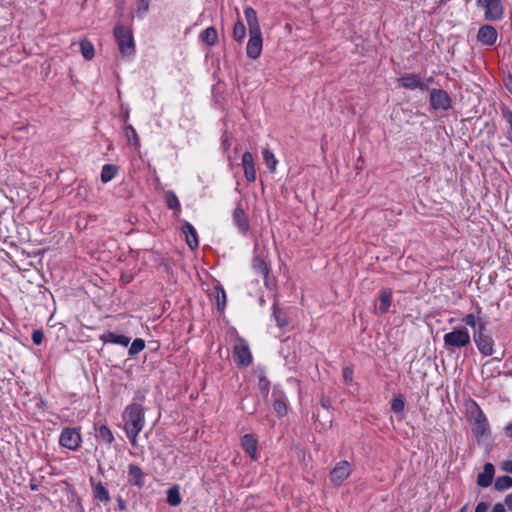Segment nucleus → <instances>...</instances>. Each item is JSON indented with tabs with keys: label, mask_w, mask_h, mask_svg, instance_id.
I'll return each mask as SVG.
<instances>
[{
	"label": "nucleus",
	"mask_w": 512,
	"mask_h": 512,
	"mask_svg": "<svg viewBox=\"0 0 512 512\" xmlns=\"http://www.w3.org/2000/svg\"><path fill=\"white\" fill-rule=\"evenodd\" d=\"M216 300L219 309H223L226 304V294L223 288H216Z\"/></svg>",
	"instance_id": "obj_38"
},
{
	"label": "nucleus",
	"mask_w": 512,
	"mask_h": 512,
	"mask_svg": "<svg viewBox=\"0 0 512 512\" xmlns=\"http://www.w3.org/2000/svg\"><path fill=\"white\" fill-rule=\"evenodd\" d=\"M126 136L130 143H133L135 146L139 145L138 135L131 125L126 127Z\"/></svg>",
	"instance_id": "obj_37"
},
{
	"label": "nucleus",
	"mask_w": 512,
	"mask_h": 512,
	"mask_svg": "<svg viewBox=\"0 0 512 512\" xmlns=\"http://www.w3.org/2000/svg\"><path fill=\"white\" fill-rule=\"evenodd\" d=\"M97 438L100 439L101 441L107 443V444H110L113 442L114 440V436L111 432V430L105 426V425H101L98 429H97V434H96Z\"/></svg>",
	"instance_id": "obj_30"
},
{
	"label": "nucleus",
	"mask_w": 512,
	"mask_h": 512,
	"mask_svg": "<svg viewBox=\"0 0 512 512\" xmlns=\"http://www.w3.org/2000/svg\"><path fill=\"white\" fill-rule=\"evenodd\" d=\"M80 51L86 60H91L94 57V46L86 39L80 41Z\"/></svg>",
	"instance_id": "obj_29"
},
{
	"label": "nucleus",
	"mask_w": 512,
	"mask_h": 512,
	"mask_svg": "<svg viewBox=\"0 0 512 512\" xmlns=\"http://www.w3.org/2000/svg\"><path fill=\"white\" fill-rule=\"evenodd\" d=\"M263 160H264L266 166L271 171H274L276 169L278 161L275 158L274 154L270 150H268V149L263 150Z\"/></svg>",
	"instance_id": "obj_35"
},
{
	"label": "nucleus",
	"mask_w": 512,
	"mask_h": 512,
	"mask_svg": "<svg viewBox=\"0 0 512 512\" xmlns=\"http://www.w3.org/2000/svg\"><path fill=\"white\" fill-rule=\"evenodd\" d=\"M274 402L273 409L278 414V416H283L286 414L287 406L286 399L282 392L274 391L273 392Z\"/></svg>",
	"instance_id": "obj_23"
},
{
	"label": "nucleus",
	"mask_w": 512,
	"mask_h": 512,
	"mask_svg": "<svg viewBox=\"0 0 512 512\" xmlns=\"http://www.w3.org/2000/svg\"><path fill=\"white\" fill-rule=\"evenodd\" d=\"M480 313H481V308H480V307H478V309H477V314L479 315Z\"/></svg>",
	"instance_id": "obj_54"
},
{
	"label": "nucleus",
	"mask_w": 512,
	"mask_h": 512,
	"mask_svg": "<svg viewBox=\"0 0 512 512\" xmlns=\"http://www.w3.org/2000/svg\"><path fill=\"white\" fill-rule=\"evenodd\" d=\"M404 409V400L401 397L393 399L391 404V410L395 413H399Z\"/></svg>",
	"instance_id": "obj_39"
},
{
	"label": "nucleus",
	"mask_w": 512,
	"mask_h": 512,
	"mask_svg": "<svg viewBox=\"0 0 512 512\" xmlns=\"http://www.w3.org/2000/svg\"><path fill=\"white\" fill-rule=\"evenodd\" d=\"M201 39L206 44L213 46L218 40V34L214 27H208L201 33Z\"/></svg>",
	"instance_id": "obj_26"
},
{
	"label": "nucleus",
	"mask_w": 512,
	"mask_h": 512,
	"mask_svg": "<svg viewBox=\"0 0 512 512\" xmlns=\"http://www.w3.org/2000/svg\"><path fill=\"white\" fill-rule=\"evenodd\" d=\"M491 512H506L505 505L502 503H496L493 506V509Z\"/></svg>",
	"instance_id": "obj_46"
},
{
	"label": "nucleus",
	"mask_w": 512,
	"mask_h": 512,
	"mask_svg": "<svg viewBox=\"0 0 512 512\" xmlns=\"http://www.w3.org/2000/svg\"><path fill=\"white\" fill-rule=\"evenodd\" d=\"M244 15L248 25L249 32H257L261 31L260 24L258 22V17L256 11L252 7L244 8Z\"/></svg>",
	"instance_id": "obj_22"
},
{
	"label": "nucleus",
	"mask_w": 512,
	"mask_h": 512,
	"mask_svg": "<svg viewBox=\"0 0 512 512\" xmlns=\"http://www.w3.org/2000/svg\"><path fill=\"white\" fill-rule=\"evenodd\" d=\"M505 504L507 505L508 509L512 511V493L506 495Z\"/></svg>",
	"instance_id": "obj_49"
},
{
	"label": "nucleus",
	"mask_w": 512,
	"mask_h": 512,
	"mask_svg": "<svg viewBox=\"0 0 512 512\" xmlns=\"http://www.w3.org/2000/svg\"><path fill=\"white\" fill-rule=\"evenodd\" d=\"M476 326H478V329L474 330V332H481L482 334H486V322L482 321L479 316Z\"/></svg>",
	"instance_id": "obj_43"
},
{
	"label": "nucleus",
	"mask_w": 512,
	"mask_h": 512,
	"mask_svg": "<svg viewBox=\"0 0 512 512\" xmlns=\"http://www.w3.org/2000/svg\"><path fill=\"white\" fill-rule=\"evenodd\" d=\"M151 0H140L137 8L139 16H143L149 9Z\"/></svg>",
	"instance_id": "obj_40"
},
{
	"label": "nucleus",
	"mask_w": 512,
	"mask_h": 512,
	"mask_svg": "<svg viewBox=\"0 0 512 512\" xmlns=\"http://www.w3.org/2000/svg\"><path fill=\"white\" fill-rule=\"evenodd\" d=\"M118 502H119V507H120V509H121V510H123V509H124V505H123L122 500H121V499H119V501H118Z\"/></svg>",
	"instance_id": "obj_53"
},
{
	"label": "nucleus",
	"mask_w": 512,
	"mask_h": 512,
	"mask_svg": "<svg viewBox=\"0 0 512 512\" xmlns=\"http://www.w3.org/2000/svg\"><path fill=\"white\" fill-rule=\"evenodd\" d=\"M502 469L508 473H512V460H506L502 464Z\"/></svg>",
	"instance_id": "obj_45"
},
{
	"label": "nucleus",
	"mask_w": 512,
	"mask_h": 512,
	"mask_svg": "<svg viewBox=\"0 0 512 512\" xmlns=\"http://www.w3.org/2000/svg\"><path fill=\"white\" fill-rule=\"evenodd\" d=\"M459 512H468V506L467 505H464L460 510Z\"/></svg>",
	"instance_id": "obj_52"
},
{
	"label": "nucleus",
	"mask_w": 512,
	"mask_h": 512,
	"mask_svg": "<svg viewBox=\"0 0 512 512\" xmlns=\"http://www.w3.org/2000/svg\"><path fill=\"white\" fill-rule=\"evenodd\" d=\"M117 173V166L106 164L102 167L101 170V181L103 183H107L111 181Z\"/></svg>",
	"instance_id": "obj_27"
},
{
	"label": "nucleus",
	"mask_w": 512,
	"mask_h": 512,
	"mask_svg": "<svg viewBox=\"0 0 512 512\" xmlns=\"http://www.w3.org/2000/svg\"><path fill=\"white\" fill-rule=\"evenodd\" d=\"M234 355L239 365L248 366L252 362L250 349L243 340L237 341L234 345Z\"/></svg>",
	"instance_id": "obj_11"
},
{
	"label": "nucleus",
	"mask_w": 512,
	"mask_h": 512,
	"mask_svg": "<svg viewBox=\"0 0 512 512\" xmlns=\"http://www.w3.org/2000/svg\"><path fill=\"white\" fill-rule=\"evenodd\" d=\"M165 197L168 208L180 212V202L178 200L177 195L173 191H168L166 192Z\"/></svg>",
	"instance_id": "obj_33"
},
{
	"label": "nucleus",
	"mask_w": 512,
	"mask_h": 512,
	"mask_svg": "<svg viewBox=\"0 0 512 512\" xmlns=\"http://www.w3.org/2000/svg\"><path fill=\"white\" fill-rule=\"evenodd\" d=\"M507 87H508V89L512 92V86H511V87H509V86L507 85Z\"/></svg>",
	"instance_id": "obj_55"
},
{
	"label": "nucleus",
	"mask_w": 512,
	"mask_h": 512,
	"mask_svg": "<svg viewBox=\"0 0 512 512\" xmlns=\"http://www.w3.org/2000/svg\"><path fill=\"white\" fill-rule=\"evenodd\" d=\"M398 81L401 86L407 89H427V86L420 80L419 76L413 73L402 76Z\"/></svg>",
	"instance_id": "obj_15"
},
{
	"label": "nucleus",
	"mask_w": 512,
	"mask_h": 512,
	"mask_svg": "<svg viewBox=\"0 0 512 512\" xmlns=\"http://www.w3.org/2000/svg\"><path fill=\"white\" fill-rule=\"evenodd\" d=\"M268 385L269 382L265 378H261L259 381V386L262 391H264L266 394L268 393Z\"/></svg>",
	"instance_id": "obj_44"
},
{
	"label": "nucleus",
	"mask_w": 512,
	"mask_h": 512,
	"mask_svg": "<svg viewBox=\"0 0 512 512\" xmlns=\"http://www.w3.org/2000/svg\"><path fill=\"white\" fill-rule=\"evenodd\" d=\"M44 340V334L41 330H34L32 333V341L36 345H41Z\"/></svg>",
	"instance_id": "obj_42"
},
{
	"label": "nucleus",
	"mask_w": 512,
	"mask_h": 512,
	"mask_svg": "<svg viewBox=\"0 0 512 512\" xmlns=\"http://www.w3.org/2000/svg\"><path fill=\"white\" fill-rule=\"evenodd\" d=\"M494 487L498 491L506 490L512 487V478L507 475L500 476L496 479Z\"/></svg>",
	"instance_id": "obj_32"
},
{
	"label": "nucleus",
	"mask_w": 512,
	"mask_h": 512,
	"mask_svg": "<svg viewBox=\"0 0 512 512\" xmlns=\"http://www.w3.org/2000/svg\"><path fill=\"white\" fill-rule=\"evenodd\" d=\"M430 105L435 110H448L451 107V98L445 90L432 89L430 93Z\"/></svg>",
	"instance_id": "obj_7"
},
{
	"label": "nucleus",
	"mask_w": 512,
	"mask_h": 512,
	"mask_svg": "<svg viewBox=\"0 0 512 512\" xmlns=\"http://www.w3.org/2000/svg\"><path fill=\"white\" fill-rule=\"evenodd\" d=\"M380 305L378 307V312L380 314H385L389 311L392 301V293L390 290H382L379 294Z\"/></svg>",
	"instance_id": "obj_24"
},
{
	"label": "nucleus",
	"mask_w": 512,
	"mask_h": 512,
	"mask_svg": "<svg viewBox=\"0 0 512 512\" xmlns=\"http://www.w3.org/2000/svg\"><path fill=\"white\" fill-rule=\"evenodd\" d=\"M94 496L101 502L107 503L110 501L109 492L101 482L94 486Z\"/></svg>",
	"instance_id": "obj_28"
},
{
	"label": "nucleus",
	"mask_w": 512,
	"mask_h": 512,
	"mask_svg": "<svg viewBox=\"0 0 512 512\" xmlns=\"http://www.w3.org/2000/svg\"><path fill=\"white\" fill-rule=\"evenodd\" d=\"M124 429L133 446L137 445V436L145 424L144 409L140 404L132 403L123 412Z\"/></svg>",
	"instance_id": "obj_1"
},
{
	"label": "nucleus",
	"mask_w": 512,
	"mask_h": 512,
	"mask_svg": "<svg viewBox=\"0 0 512 512\" xmlns=\"http://www.w3.org/2000/svg\"><path fill=\"white\" fill-rule=\"evenodd\" d=\"M181 501H182V498H181V495H180L179 486L178 485H174L171 488H169L168 491H167V502L171 506L176 507V506L181 504Z\"/></svg>",
	"instance_id": "obj_25"
},
{
	"label": "nucleus",
	"mask_w": 512,
	"mask_h": 512,
	"mask_svg": "<svg viewBox=\"0 0 512 512\" xmlns=\"http://www.w3.org/2000/svg\"><path fill=\"white\" fill-rule=\"evenodd\" d=\"M473 340L479 350L484 356H490L493 354L494 340L488 334H482L481 332L473 333Z\"/></svg>",
	"instance_id": "obj_9"
},
{
	"label": "nucleus",
	"mask_w": 512,
	"mask_h": 512,
	"mask_svg": "<svg viewBox=\"0 0 512 512\" xmlns=\"http://www.w3.org/2000/svg\"><path fill=\"white\" fill-rule=\"evenodd\" d=\"M182 232L185 234L188 246L191 249L197 248L199 245V241L197 238V232L195 228L189 222L185 221L182 226Z\"/></svg>",
	"instance_id": "obj_21"
},
{
	"label": "nucleus",
	"mask_w": 512,
	"mask_h": 512,
	"mask_svg": "<svg viewBox=\"0 0 512 512\" xmlns=\"http://www.w3.org/2000/svg\"><path fill=\"white\" fill-rule=\"evenodd\" d=\"M114 36L117 40L119 51L123 56H132L135 53V44L131 29L123 25H117L114 28Z\"/></svg>",
	"instance_id": "obj_3"
},
{
	"label": "nucleus",
	"mask_w": 512,
	"mask_h": 512,
	"mask_svg": "<svg viewBox=\"0 0 512 512\" xmlns=\"http://www.w3.org/2000/svg\"><path fill=\"white\" fill-rule=\"evenodd\" d=\"M501 114L506 123L508 124L507 139L512 143V111L504 107L501 109Z\"/></svg>",
	"instance_id": "obj_34"
},
{
	"label": "nucleus",
	"mask_w": 512,
	"mask_h": 512,
	"mask_svg": "<svg viewBox=\"0 0 512 512\" xmlns=\"http://www.w3.org/2000/svg\"><path fill=\"white\" fill-rule=\"evenodd\" d=\"M100 340L104 343L118 344L127 347L130 343V338L125 335H118L111 331H106L100 336Z\"/></svg>",
	"instance_id": "obj_18"
},
{
	"label": "nucleus",
	"mask_w": 512,
	"mask_h": 512,
	"mask_svg": "<svg viewBox=\"0 0 512 512\" xmlns=\"http://www.w3.org/2000/svg\"><path fill=\"white\" fill-rule=\"evenodd\" d=\"M494 471L493 464L486 463L484 465L483 472H481L477 477V484L481 487H488L492 483Z\"/></svg>",
	"instance_id": "obj_20"
},
{
	"label": "nucleus",
	"mask_w": 512,
	"mask_h": 512,
	"mask_svg": "<svg viewBox=\"0 0 512 512\" xmlns=\"http://www.w3.org/2000/svg\"><path fill=\"white\" fill-rule=\"evenodd\" d=\"M252 267L256 273L264 276V283L268 289H273L275 287L274 280L269 277L270 267L262 255H254L252 260Z\"/></svg>",
	"instance_id": "obj_5"
},
{
	"label": "nucleus",
	"mask_w": 512,
	"mask_h": 512,
	"mask_svg": "<svg viewBox=\"0 0 512 512\" xmlns=\"http://www.w3.org/2000/svg\"><path fill=\"white\" fill-rule=\"evenodd\" d=\"M351 473L349 462L341 461L338 463L330 473V479L335 485H341Z\"/></svg>",
	"instance_id": "obj_10"
},
{
	"label": "nucleus",
	"mask_w": 512,
	"mask_h": 512,
	"mask_svg": "<svg viewBox=\"0 0 512 512\" xmlns=\"http://www.w3.org/2000/svg\"><path fill=\"white\" fill-rule=\"evenodd\" d=\"M242 165L244 168V176L246 180L248 182H254L256 179V169L253 155L250 152H245L242 155Z\"/></svg>",
	"instance_id": "obj_13"
},
{
	"label": "nucleus",
	"mask_w": 512,
	"mask_h": 512,
	"mask_svg": "<svg viewBox=\"0 0 512 512\" xmlns=\"http://www.w3.org/2000/svg\"><path fill=\"white\" fill-rule=\"evenodd\" d=\"M505 432L509 437H512V422L505 427Z\"/></svg>",
	"instance_id": "obj_50"
},
{
	"label": "nucleus",
	"mask_w": 512,
	"mask_h": 512,
	"mask_svg": "<svg viewBox=\"0 0 512 512\" xmlns=\"http://www.w3.org/2000/svg\"><path fill=\"white\" fill-rule=\"evenodd\" d=\"M246 36V28L243 22L238 19L233 28V38L237 42H242Z\"/></svg>",
	"instance_id": "obj_31"
},
{
	"label": "nucleus",
	"mask_w": 512,
	"mask_h": 512,
	"mask_svg": "<svg viewBox=\"0 0 512 512\" xmlns=\"http://www.w3.org/2000/svg\"><path fill=\"white\" fill-rule=\"evenodd\" d=\"M443 343L446 350L454 352L471 344V338L465 327L455 328L443 337Z\"/></svg>",
	"instance_id": "obj_2"
},
{
	"label": "nucleus",
	"mask_w": 512,
	"mask_h": 512,
	"mask_svg": "<svg viewBox=\"0 0 512 512\" xmlns=\"http://www.w3.org/2000/svg\"><path fill=\"white\" fill-rule=\"evenodd\" d=\"M497 31L491 25L482 26L479 31L477 38L484 45H493L497 40Z\"/></svg>",
	"instance_id": "obj_14"
},
{
	"label": "nucleus",
	"mask_w": 512,
	"mask_h": 512,
	"mask_svg": "<svg viewBox=\"0 0 512 512\" xmlns=\"http://www.w3.org/2000/svg\"><path fill=\"white\" fill-rule=\"evenodd\" d=\"M233 221L241 234H246L249 231V221L244 210L237 206L233 212Z\"/></svg>",
	"instance_id": "obj_16"
},
{
	"label": "nucleus",
	"mask_w": 512,
	"mask_h": 512,
	"mask_svg": "<svg viewBox=\"0 0 512 512\" xmlns=\"http://www.w3.org/2000/svg\"><path fill=\"white\" fill-rule=\"evenodd\" d=\"M344 377L347 381H351V372L348 371L347 369L344 371Z\"/></svg>",
	"instance_id": "obj_51"
},
{
	"label": "nucleus",
	"mask_w": 512,
	"mask_h": 512,
	"mask_svg": "<svg viewBox=\"0 0 512 512\" xmlns=\"http://www.w3.org/2000/svg\"><path fill=\"white\" fill-rule=\"evenodd\" d=\"M274 317H275L277 325L279 327H283V326H285L287 324L285 320H283L282 318L279 317V315L277 314L276 310H274Z\"/></svg>",
	"instance_id": "obj_48"
},
{
	"label": "nucleus",
	"mask_w": 512,
	"mask_h": 512,
	"mask_svg": "<svg viewBox=\"0 0 512 512\" xmlns=\"http://www.w3.org/2000/svg\"><path fill=\"white\" fill-rule=\"evenodd\" d=\"M128 481L137 487L144 485V473L138 465L130 464L128 466Z\"/></svg>",
	"instance_id": "obj_19"
},
{
	"label": "nucleus",
	"mask_w": 512,
	"mask_h": 512,
	"mask_svg": "<svg viewBox=\"0 0 512 512\" xmlns=\"http://www.w3.org/2000/svg\"><path fill=\"white\" fill-rule=\"evenodd\" d=\"M145 348V341L141 338L135 339L130 348H129V355L134 356L138 353H140Z\"/></svg>",
	"instance_id": "obj_36"
},
{
	"label": "nucleus",
	"mask_w": 512,
	"mask_h": 512,
	"mask_svg": "<svg viewBox=\"0 0 512 512\" xmlns=\"http://www.w3.org/2000/svg\"><path fill=\"white\" fill-rule=\"evenodd\" d=\"M488 506L485 502H480L475 509V512H487Z\"/></svg>",
	"instance_id": "obj_47"
},
{
	"label": "nucleus",
	"mask_w": 512,
	"mask_h": 512,
	"mask_svg": "<svg viewBox=\"0 0 512 512\" xmlns=\"http://www.w3.org/2000/svg\"><path fill=\"white\" fill-rule=\"evenodd\" d=\"M81 441V435L77 428L63 429L59 438L60 445L70 450H77Z\"/></svg>",
	"instance_id": "obj_4"
},
{
	"label": "nucleus",
	"mask_w": 512,
	"mask_h": 512,
	"mask_svg": "<svg viewBox=\"0 0 512 512\" xmlns=\"http://www.w3.org/2000/svg\"><path fill=\"white\" fill-rule=\"evenodd\" d=\"M476 414L474 416L473 423V432L477 437H482L487 434L489 430V424L484 413L479 409V407L475 404Z\"/></svg>",
	"instance_id": "obj_12"
},
{
	"label": "nucleus",
	"mask_w": 512,
	"mask_h": 512,
	"mask_svg": "<svg viewBox=\"0 0 512 512\" xmlns=\"http://www.w3.org/2000/svg\"><path fill=\"white\" fill-rule=\"evenodd\" d=\"M257 439L253 434H245L241 439L243 449L249 454L251 459H257Z\"/></svg>",
	"instance_id": "obj_17"
},
{
	"label": "nucleus",
	"mask_w": 512,
	"mask_h": 512,
	"mask_svg": "<svg viewBox=\"0 0 512 512\" xmlns=\"http://www.w3.org/2000/svg\"><path fill=\"white\" fill-rule=\"evenodd\" d=\"M462 321H463L466 325H468V326H470V327H472V328H474V329H475L476 324H477L476 316H475L474 314H472V313L465 315V316L463 317Z\"/></svg>",
	"instance_id": "obj_41"
},
{
	"label": "nucleus",
	"mask_w": 512,
	"mask_h": 512,
	"mask_svg": "<svg viewBox=\"0 0 512 512\" xmlns=\"http://www.w3.org/2000/svg\"><path fill=\"white\" fill-rule=\"evenodd\" d=\"M477 3L485 9L486 20L495 21L501 18L503 6L500 0H477Z\"/></svg>",
	"instance_id": "obj_6"
},
{
	"label": "nucleus",
	"mask_w": 512,
	"mask_h": 512,
	"mask_svg": "<svg viewBox=\"0 0 512 512\" xmlns=\"http://www.w3.org/2000/svg\"><path fill=\"white\" fill-rule=\"evenodd\" d=\"M263 47L262 32H249V40L246 47V54L251 59H257Z\"/></svg>",
	"instance_id": "obj_8"
}]
</instances>
